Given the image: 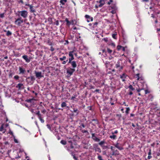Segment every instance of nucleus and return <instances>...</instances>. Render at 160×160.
I'll use <instances>...</instances> for the list:
<instances>
[{
    "mask_svg": "<svg viewBox=\"0 0 160 160\" xmlns=\"http://www.w3.org/2000/svg\"><path fill=\"white\" fill-rule=\"evenodd\" d=\"M75 71V69L69 67L67 69V73L70 76L72 75Z\"/></svg>",
    "mask_w": 160,
    "mask_h": 160,
    "instance_id": "1",
    "label": "nucleus"
},
{
    "mask_svg": "<svg viewBox=\"0 0 160 160\" xmlns=\"http://www.w3.org/2000/svg\"><path fill=\"white\" fill-rule=\"evenodd\" d=\"M18 12L21 16L24 18H26L28 16V12L24 10L21 11H18Z\"/></svg>",
    "mask_w": 160,
    "mask_h": 160,
    "instance_id": "2",
    "label": "nucleus"
},
{
    "mask_svg": "<svg viewBox=\"0 0 160 160\" xmlns=\"http://www.w3.org/2000/svg\"><path fill=\"white\" fill-rule=\"evenodd\" d=\"M23 22V20L21 17H19L15 21V23L18 26H20Z\"/></svg>",
    "mask_w": 160,
    "mask_h": 160,
    "instance_id": "3",
    "label": "nucleus"
},
{
    "mask_svg": "<svg viewBox=\"0 0 160 160\" xmlns=\"http://www.w3.org/2000/svg\"><path fill=\"white\" fill-rule=\"evenodd\" d=\"M93 148L96 152H101V149L99 147L98 144L97 143H94L93 145Z\"/></svg>",
    "mask_w": 160,
    "mask_h": 160,
    "instance_id": "4",
    "label": "nucleus"
},
{
    "mask_svg": "<svg viewBox=\"0 0 160 160\" xmlns=\"http://www.w3.org/2000/svg\"><path fill=\"white\" fill-rule=\"evenodd\" d=\"M35 73L37 78L38 79H40L41 78L43 77V76L42 75L41 72H38L36 71H35Z\"/></svg>",
    "mask_w": 160,
    "mask_h": 160,
    "instance_id": "5",
    "label": "nucleus"
},
{
    "mask_svg": "<svg viewBox=\"0 0 160 160\" xmlns=\"http://www.w3.org/2000/svg\"><path fill=\"white\" fill-rule=\"evenodd\" d=\"M19 74H24L26 72L25 68L22 67H19L18 68Z\"/></svg>",
    "mask_w": 160,
    "mask_h": 160,
    "instance_id": "6",
    "label": "nucleus"
},
{
    "mask_svg": "<svg viewBox=\"0 0 160 160\" xmlns=\"http://www.w3.org/2000/svg\"><path fill=\"white\" fill-rule=\"evenodd\" d=\"M135 78H136L138 80H142L143 79V78L142 75L139 73L136 74L135 76Z\"/></svg>",
    "mask_w": 160,
    "mask_h": 160,
    "instance_id": "7",
    "label": "nucleus"
},
{
    "mask_svg": "<svg viewBox=\"0 0 160 160\" xmlns=\"http://www.w3.org/2000/svg\"><path fill=\"white\" fill-rule=\"evenodd\" d=\"M111 8L112 9V10L110 12L111 13H112V14H114L116 12L117 8L115 5H114L113 6L111 7Z\"/></svg>",
    "mask_w": 160,
    "mask_h": 160,
    "instance_id": "8",
    "label": "nucleus"
},
{
    "mask_svg": "<svg viewBox=\"0 0 160 160\" xmlns=\"http://www.w3.org/2000/svg\"><path fill=\"white\" fill-rule=\"evenodd\" d=\"M70 63L71 64L72 67V68L75 69L77 66V64L76 63V62L75 61H73L70 62H68V64Z\"/></svg>",
    "mask_w": 160,
    "mask_h": 160,
    "instance_id": "9",
    "label": "nucleus"
},
{
    "mask_svg": "<svg viewBox=\"0 0 160 160\" xmlns=\"http://www.w3.org/2000/svg\"><path fill=\"white\" fill-rule=\"evenodd\" d=\"M128 76L127 75L124 73L122 75H120V78L122 79V81H125V79Z\"/></svg>",
    "mask_w": 160,
    "mask_h": 160,
    "instance_id": "10",
    "label": "nucleus"
},
{
    "mask_svg": "<svg viewBox=\"0 0 160 160\" xmlns=\"http://www.w3.org/2000/svg\"><path fill=\"white\" fill-rule=\"evenodd\" d=\"M22 58L25 60L26 62H29L30 61V58H28V56L27 55H23L22 56Z\"/></svg>",
    "mask_w": 160,
    "mask_h": 160,
    "instance_id": "11",
    "label": "nucleus"
},
{
    "mask_svg": "<svg viewBox=\"0 0 160 160\" xmlns=\"http://www.w3.org/2000/svg\"><path fill=\"white\" fill-rule=\"evenodd\" d=\"M92 139L96 142H99L100 141L99 139L97 138L95 135L94 133H92Z\"/></svg>",
    "mask_w": 160,
    "mask_h": 160,
    "instance_id": "12",
    "label": "nucleus"
},
{
    "mask_svg": "<svg viewBox=\"0 0 160 160\" xmlns=\"http://www.w3.org/2000/svg\"><path fill=\"white\" fill-rule=\"evenodd\" d=\"M100 4L98 5L99 7H101L105 3V1L104 0H100L99 2Z\"/></svg>",
    "mask_w": 160,
    "mask_h": 160,
    "instance_id": "13",
    "label": "nucleus"
},
{
    "mask_svg": "<svg viewBox=\"0 0 160 160\" xmlns=\"http://www.w3.org/2000/svg\"><path fill=\"white\" fill-rule=\"evenodd\" d=\"M116 68L119 70L122 69V67L120 66V62H117V63L116 65Z\"/></svg>",
    "mask_w": 160,
    "mask_h": 160,
    "instance_id": "14",
    "label": "nucleus"
},
{
    "mask_svg": "<svg viewBox=\"0 0 160 160\" xmlns=\"http://www.w3.org/2000/svg\"><path fill=\"white\" fill-rule=\"evenodd\" d=\"M85 17L86 18L88 19L87 20V22H88L90 21V20H90L91 21H92V20H93L92 18L90 17V16L89 15H86L85 16Z\"/></svg>",
    "mask_w": 160,
    "mask_h": 160,
    "instance_id": "15",
    "label": "nucleus"
},
{
    "mask_svg": "<svg viewBox=\"0 0 160 160\" xmlns=\"http://www.w3.org/2000/svg\"><path fill=\"white\" fill-rule=\"evenodd\" d=\"M71 108H72V109L73 110V112H74L77 113V114L78 115L79 113V111L77 109V108H76L75 107H72V106H71Z\"/></svg>",
    "mask_w": 160,
    "mask_h": 160,
    "instance_id": "16",
    "label": "nucleus"
},
{
    "mask_svg": "<svg viewBox=\"0 0 160 160\" xmlns=\"http://www.w3.org/2000/svg\"><path fill=\"white\" fill-rule=\"evenodd\" d=\"M23 84L22 83H19L17 86V88H18L19 89H20L23 88Z\"/></svg>",
    "mask_w": 160,
    "mask_h": 160,
    "instance_id": "17",
    "label": "nucleus"
},
{
    "mask_svg": "<svg viewBox=\"0 0 160 160\" xmlns=\"http://www.w3.org/2000/svg\"><path fill=\"white\" fill-rule=\"evenodd\" d=\"M112 155H117L119 154L118 151L117 150H114L112 152Z\"/></svg>",
    "mask_w": 160,
    "mask_h": 160,
    "instance_id": "18",
    "label": "nucleus"
},
{
    "mask_svg": "<svg viewBox=\"0 0 160 160\" xmlns=\"http://www.w3.org/2000/svg\"><path fill=\"white\" fill-rule=\"evenodd\" d=\"M115 147L118 148L119 150H122L123 149V148L122 147H120L119 146L118 143H117L116 144L114 145Z\"/></svg>",
    "mask_w": 160,
    "mask_h": 160,
    "instance_id": "19",
    "label": "nucleus"
},
{
    "mask_svg": "<svg viewBox=\"0 0 160 160\" xmlns=\"http://www.w3.org/2000/svg\"><path fill=\"white\" fill-rule=\"evenodd\" d=\"M4 32H7V33L6 34V35L7 36H11L12 34V32L9 31H7L6 30H4Z\"/></svg>",
    "mask_w": 160,
    "mask_h": 160,
    "instance_id": "20",
    "label": "nucleus"
},
{
    "mask_svg": "<svg viewBox=\"0 0 160 160\" xmlns=\"http://www.w3.org/2000/svg\"><path fill=\"white\" fill-rule=\"evenodd\" d=\"M4 124H2L1 126V127L0 128V131H2L3 130H4L3 132V133H4L5 132V130L4 129Z\"/></svg>",
    "mask_w": 160,
    "mask_h": 160,
    "instance_id": "21",
    "label": "nucleus"
},
{
    "mask_svg": "<svg viewBox=\"0 0 160 160\" xmlns=\"http://www.w3.org/2000/svg\"><path fill=\"white\" fill-rule=\"evenodd\" d=\"M30 10L31 12H35V9H34L33 6H30Z\"/></svg>",
    "mask_w": 160,
    "mask_h": 160,
    "instance_id": "22",
    "label": "nucleus"
},
{
    "mask_svg": "<svg viewBox=\"0 0 160 160\" xmlns=\"http://www.w3.org/2000/svg\"><path fill=\"white\" fill-rule=\"evenodd\" d=\"M128 88L129 89V91H133L135 89L131 85H130L128 86Z\"/></svg>",
    "mask_w": 160,
    "mask_h": 160,
    "instance_id": "23",
    "label": "nucleus"
},
{
    "mask_svg": "<svg viewBox=\"0 0 160 160\" xmlns=\"http://www.w3.org/2000/svg\"><path fill=\"white\" fill-rule=\"evenodd\" d=\"M74 51H70L69 53V56L70 57H74L73 53V52Z\"/></svg>",
    "mask_w": 160,
    "mask_h": 160,
    "instance_id": "24",
    "label": "nucleus"
},
{
    "mask_svg": "<svg viewBox=\"0 0 160 160\" xmlns=\"http://www.w3.org/2000/svg\"><path fill=\"white\" fill-rule=\"evenodd\" d=\"M109 137L113 139H115L116 138V136L114 134H112V135L110 136Z\"/></svg>",
    "mask_w": 160,
    "mask_h": 160,
    "instance_id": "25",
    "label": "nucleus"
},
{
    "mask_svg": "<svg viewBox=\"0 0 160 160\" xmlns=\"http://www.w3.org/2000/svg\"><path fill=\"white\" fill-rule=\"evenodd\" d=\"M67 2V0H60V2L62 5H64L65 3Z\"/></svg>",
    "mask_w": 160,
    "mask_h": 160,
    "instance_id": "26",
    "label": "nucleus"
},
{
    "mask_svg": "<svg viewBox=\"0 0 160 160\" xmlns=\"http://www.w3.org/2000/svg\"><path fill=\"white\" fill-rule=\"evenodd\" d=\"M66 59V57L65 56H63L59 58V60L61 61H63Z\"/></svg>",
    "mask_w": 160,
    "mask_h": 160,
    "instance_id": "27",
    "label": "nucleus"
},
{
    "mask_svg": "<svg viewBox=\"0 0 160 160\" xmlns=\"http://www.w3.org/2000/svg\"><path fill=\"white\" fill-rule=\"evenodd\" d=\"M105 143L104 140L102 141L99 143V144L101 147L103 146V145Z\"/></svg>",
    "mask_w": 160,
    "mask_h": 160,
    "instance_id": "28",
    "label": "nucleus"
},
{
    "mask_svg": "<svg viewBox=\"0 0 160 160\" xmlns=\"http://www.w3.org/2000/svg\"><path fill=\"white\" fill-rule=\"evenodd\" d=\"M66 105H67L66 103L64 102H62V103L61 105V107L62 108H64V107H66Z\"/></svg>",
    "mask_w": 160,
    "mask_h": 160,
    "instance_id": "29",
    "label": "nucleus"
},
{
    "mask_svg": "<svg viewBox=\"0 0 160 160\" xmlns=\"http://www.w3.org/2000/svg\"><path fill=\"white\" fill-rule=\"evenodd\" d=\"M28 79L30 78L31 81H34L35 80V78L33 76H30V77H28Z\"/></svg>",
    "mask_w": 160,
    "mask_h": 160,
    "instance_id": "30",
    "label": "nucleus"
},
{
    "mask_svg": "<svg viewBox=\"0 0 160 160\" xmlns=\"http://www.w3.org/2000/svg\"><path fill=\"white\" fill-rule=\"evenodd\" d=\"M60 142L61 144L64 145H66L67 143L65 141L63 140H61Z\"/></svg>",
    "mask_w": 160,
    "mask_h": 160,
    "instance_id": "31",
    "label": "nucleus"
},
{
    "mask_svg": "<svg viewBox=\"0 0 160 160\" xmlns=\"http://www.w3.org/2000/svg\"><path fill=\"white\" fill-rule=\"evenodd\" d=\"M74 57H70L68 59V62H70L72 61V60H74Z\"/></svg>",
    "mask_w": 160,
    "mask_h": 160,
    "instance_id": "32",
    "label": "nucleus"
},
{
    "mask_svg": "<svg viewBox=\"0 0 160 160\" xmlns=\"http://www.w3.org/2000/svg\"><path fill=\"white\" fill-rule=\"evenodd\" d=\"M38 118H39V120H40L42 123H43L44 122V120L42 118V116L40 117H38Z\"/></svg>",
    "mask_w": 160,
    "mask_h": 160,
    "instance_id": "33",
    "label": "nucleus"
},
{
    "mask_svg": "<svg viewBox=\"0 0 160 160\" xmlns=\"http://www.w3.org/2000/svg\"><path fill=\"white\" fill-rule=\"evenodd\" d=\"M66 21L67 22V25L69 26L71 24V22L69 21L67 19H66Z\"/></svg>",
    "mask_w": 160,
    "mask_h": 160,
    "instance_id": "34",
    "label": "nucleus"
},
{
    "mask_svg": "<svg viewBox=\"0 0 160 160\" xmlns=\"http://www.w3.org/2000/svg\"><path fill=\"white\" fill-rule=\"evenodd\" d=\"M122 46L120 45H118L117 47V49L119 51L122 49Z\"/></svg>",
    "mask_w": 160,
    "mask_h": 160,
    "instance_id": "35",
    "label": "nucleus"
},
{
    "mask_svg": "<svg viewBox=\"0 0 160 160\" xmlns=\"http://www.w3.org/2000/svg\"><path fill=\"white\" fill-rule=\"evenodd\" d=\"M36 114L38 116V117H40L42 116V115L40 113V112L38 111L36 113Z\"/></svg>",
    "mask_w": 160,
    "mask_h": 160,
    "instance_id": "36",
    "label": "nucleus"
},
{
    "mask_svg": "<svg viewBox=\"0 0 160 160\" xmlns=\"http://www.w3.org/2000/svg\"><path fill=\"white\" fill-rule=\"evenodd\" d=\"M5 17V13H1L0 14V17L1 18H3Z\"/></svg>",
    "mask_w": 160,
    "mask_h": 160,
    "instance_id": "37",
    "label": "nucleus"
},
{
    "mask_svg": "<svg viewBox=\"0 0 160 160\" xmlns=\"http://www.w3.org/2000/svg\"><path fill=\"white\" fill-rule=\"evenodd\" d=\"M130 110V108H126V113L128 114L129 112V111Z\"/></svg>",
    "mask_w": 160,
    "mask_h": 160,
    "instance_id": "38",
    "label": "nucleus"
},
{
    "mask_svg": "<svg viewBox=\"0 0 160 160\" xmlns=\"http://www.w3.org/2000/svg\"><path fill=\"white\" fill-rule=\"evenodd\" d=\"M98 158L99 159V160H103L102 159V156L100 155H98Z\"/></svg>",
    "mask_w": 160,
    "mask_h": 160,
    "instance_id": "39",
    "label": "nucleus"
},
{
    "mask_svg": "<svg viewBox=\"0 0 160 160\" xmlns=\"http://www.w3.org/2000/svg\"><path fill=\"white\" fill-rule=\"evenodd\" d=\"M107 51L108 52L110 53H111L112 52V50H111L110 49L108 48L107 49Z\"/></svg>",
    "mask_w": 160,
    "mask_h": 160,
    "instance_id": "40",
    "label": "nucleus"
},
{
    "mask_svg": "<svg viewBox=\"0 0 160 160\" xmlns=\"http://www.w3.org/2000/svg\"><path fill=\"white\" fill-rule=\"evenodd\" d=\"M14 79H15L16 80H18L19 79V77L18 76L16 75V76H14Z\"/></svg>",
    "mask_w": 160,
    "mask_h": 160,
    "instance_id": "41",
    "label": "nucleus"
},
{
    "mask_svg": "<svg viewBox=\"0 0 160 160\" xmlns=\"http://www.w3.org/2000/svg\"><path fill=\"white\" fill-rule=\"evenodd\" d=\"M80 127L81 128H84L85 127V126L84 125L83 123H82L81 125V126H80Z\"/></svg>",
    "mask_w": 160,
    "mask_h": 160,
    "instance_id": "42",
    "label": "nucleus"
},
{
    "mask_svg": "<svg viewBox=\"0 0 160 160\" xmlns=\"http://www.w3.org/2000/svg\"><path fill=\"white\" fill-rule=\"evenodd\" d=\"M102 148L103 149H106L108 148V146H103V145L102 146Z\"/></svg>",
    "mask_w": 160,
    "mask_h": 160,
    "instance_id": "43",
    "label": "nucleus"
},
{
    "mask_svg": "<svg viewBox=\"0 0 160 160\" xmlns=\"http://www.w3.org/2000/svg\"><path fill=\"white\" fill-rule=\"evenodd\" d=\"M29 110L32 112V113H34V110L33 109H29Z\"/></svg>",
    "mask_w": 160,
    "mask_h": 160,
    "instance_id": "44",
    "label": "nucleus"
},
{
    "mask_svg": "<svg viewBox=\"0 0 160 160\" xmlns=\"http://www.w3.org/2000/svg\"><path fill=\"white\" fill-rule=\"evenodd\" d=\"M118 132V131L117 130H115L114 132H112V134H116Z\"/></svg>",
    "mask_w": 160,
    "mask_h": 160,
    "instance_id": "45",
    "label": "nucleus"
},
{
    "mask_svg": "<svg viewBox=\"0 0 160 160\" xmlns=\"http://www.w3.org/2000/svg\"><path fill=\"white\" fill-rule=\"evenodd\" d=\"M50 50L52 52L54 50V48L52 47H51L50 48Z\"/></svg>",
    "mask_w": 160,
    "mask_h": 160,
    "instance_id": "46",
    "label": "nucleus"
},
{
    "mask_svg": "<svg viewBox=\"0 0 160 160\" xmlns=\"http://www.w3.org/2000/svg\"><path fill=\"white\" fill-rule=\"evenodd\" d=\"M48 44L49 45H51L52 44V42L49 40L48 41Z\"/></svg>",
    "mask_w": 160,
    "mask_h": 160,
    "instance_id": "47",
    "label": "nucleus"
},
{
    "mask_svg": "<svg viewBox=\"0 0 160 160\" xmlns=\"http://www.w3.org/2000/svg\"><path fill=\"white\" fill-rule=\"evenodd\" d=\"M151 149H149V152L148 153V155H151Z\"/></svg>",
    "mask_w": 160,
    "mask_h": 160,
    "instance_id": "48",
    "label": "nucleus"
},
{
    "mask_svg": "<svg viewBox=\"0 0 160 160\" xmlns=\"http://www.w3.org/2000/svg\"><path fill=\"white\" fill-rule=\"evenodd\" d=\"M116 34H112V37L113 38H114V39H116Z\"/></svg>",
    "mask_w": 160,
    "mask_h": 160,
    "instance_id": "49",
    "label": "nucleus"
},
{
    "mask_svg": "<svg viewBox=\"0 0 160 160\" xmlns=\"http://www.w3.org/2000/svg\"><path fill=\"white\" fill-rule=\"evenodd\" d=\"M111 149L112 152L114 150V148L112 146L111 147Z\"/></svg>",
    "mask_w": 160,
    "mask_h": 160,
    "instance_id": "50",
    "label": "nucleus"
},
{
    "mask_svg": "<svg viewBox=\"0 0 160 160\" xmlns=\"http://www.w3.org/2000/svg\"><path fill=\"white\" fill-rule=\"evenodd\" d=\"M112 2V0H109V2H108V5H110L111 3V2Z\"/></svg>",
    "mask_w": 160,
    "mask_h": 160,
    "instance_id": "51",
    "label": "nucleus"
},
{
    "mask_svg": "<svg viewBox=\"0 0 160 160\" xmlns=\"http://www.w3.org/2000/svg\"><path fill=\"white\" fill-rule=\"evenodd\" d=\"M129 91V94L130 95H131L133 93H132V91H130V90Z\"/></svg>",
    "mask_w": 160,
    "mask_h": 160,
    "instance_id": "52",
    "label": "nucleus"
},
{
    "mask_svg": "<svg viewBox=\"0 0 160 160\" xmlns=\"http://www.w3.org/2000/svg\"><path fill=\"white\" fill-rule=\"evenodd\" d=\"M149 93V92L148 91V90H145V93L146 94H147V93Z\"/></svg>",
    "mask_w": 160,
    "mask_h": 160,
    "instance_id": "53",
    "label": "nucleus"
},
{
    "mask_svg": "<svg viewBox=\"0 0 160 160\" xmlns=\"http://www.w3.org/2000/svg\"><path fill=\"white\" fill-rule=\"evenodd\" d=\"M14 141L15 142L18 143V140L15 138L14 139Z\"/></svg>",
    "mask_w": 160,
    "mask_h": 160,
    "instance_id": "54",
    "label": "nucleus"
},
{
    "mask_svg": "<svg viewBox=\"0 0 160 160\" xmlns=\"http://www.w3.org/2000/svg\"><path fill=\"white\" fill-rule=\"evenodd\" d=\"M103 40H104L105 42H107L108 41V38H103Z\"/></svg>",
    "mask_w": 160,
    "mask_h": 160,
    "instance_id": "55",
    "label": "nucleus"
},
{
    "mask_svg": "<svg viewBox=\"0 0 160 160\" xmlns=\"http://www.w3.org/2000/svg\"><path fill=\"white\" fill-rule=\"evenodd\" d=\"M122 51H125V48L124 47H122Z\"/></svg>",
    "mask_w": 160,
    "mask_h": 160,
    "instance_id": "56",
    "label": "nucleus"
},
{
    "mask_svg": "<svg viewBox=\"0 0 160 160\" xmlns=\"http://www.w3.org/2000/svg\"><path fill=\"white\" fill-rule=\"evenodd\" d=\"M46 112V111L45 109H44L42 111V112L43 113H44Z\"/></svg>",
    "mask_w": 160,
    "mask_h": 160,
    "instance_id": "57",
    "label": "nucleus"
},
{
    "mask_svg": "<svg viewBox=\"0 0 160 160\" xmlns=\"http://www.w3.org/2000/svg\"><path fill=\"white\" fill-rule=\"evenodd\" d=\"M47 126L48 127V128H49L50 129H51V127L50 126L48 125V124L47 125Z\"/></svg>",
    "mask_w": 160,
    "mask_h": 160,
    "instance_id": "58",
    "label": "nucleus"
},
{
    "mask_svg": "<svg viewBox=\"0 0 160 160\" xmlns=\"http://www.w3.org/2000/svg\"><path fill=\"white\" fill-rule=\"evenodd\" d=\"M151 157H152V156H151V155H148V159H150Z\"/></svg>",
    "mask_w": 160,
    "mask_h": 160,
    "instance_id": "59",
    "label": "nucleus"
},
{
    "mask_svg": "<svg viewBox=\"0 0 160 160\" xmlns=\"http://www.w3.org/2000/svg\"><path fill=\"white\" fill-rule=\"evenodd\" d=\"M73 158L74 159H75V160H77V158L76 156H75L74 155H73Z\"/></svg>",
    "mask_w": 160,
    "mask_h": 160,
    "instance_id": "60",
    "label": "nucleus"
},
{
    "mask_svg": "<svg viewBox=\"0 0 160 160\" xmlns=\"http://www.w3.org/2000/svg\"><path fill=\"white\" fill-rule=\"evenodd\" d=\"M25 5L26 6H28L30 8V6H32V5H30L29 4H26Z\"/></svg>",
    "mask_w": 160,
    "mask_h": 160,
    "instance_id": "61",
    "label": "nucleus"
},
{
    "mask_svg": "<svg viewBox=\"0 0 160 160\" xmlns=\"http://www.w3.org/2000/svg\"><path fill=\"white\" fill-rule=\"evenodd\" d=\"M32 100V99H28L27 100V101L28 102H31V101Z\"/></svg>",
    "mask_w": 160,
    "mask_h": 160,
    "instance_id": "62",
    "label": "nucleus"
},
{
    "mask_svg": "<svg viewBox=\"0 0 160 160\" xmlns=\"http://www.w3.org/2000/svg\"><path fill=\"white\" fill-rule=\"evenodd\" d=\"M70 147L71 148H74L73 146L72 145V144H71Z\"/></svg>",
    "mask_w": 160,
    "mask_h": 160,
    "instance_id": "63",
    "label": "nucleus"
},
{
    "mask_svg": "<svg viewBox=\"0 0 160 160\" xmlns=\"http://www.w3.org/2000/svg\"><path fill=\"white\" fill-rule=\"evenodd\" d=\"M68 142L70 143L71 144H72V142L71 140H69L68 141Z\"/></svg>",
    "mask_w": 160,
    "mask_h": 160,
    "instance_id": "64",
    "label": "nucleus"
}]
</instances>
